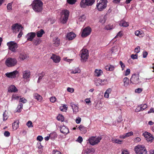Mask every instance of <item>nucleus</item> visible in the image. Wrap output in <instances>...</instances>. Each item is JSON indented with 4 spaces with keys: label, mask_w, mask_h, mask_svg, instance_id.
<instances>
[{
    "label": "nucleus",
    "mask_w": 154,
    "mask_h": 154,
    "mask_svg": "<svg viewBox=\"0 0 154 154\" xmlns=\"http://www.w3.org/2000/svg\"><path fill=\"white\" fill-rule=\"evenodd\" d=\"M33 9L35 12H41L42 10L43 3L40 0H35L32 4Z\"/></svg>",
    "instance_id": "f257e3e1"
},
{
    "label": "nucleus",
    "mask_w": 154,
    "mask_h": 154,
    "mask_svg": "<svg viewBox=\"0 0 154 154\" xmlns=\"http://www.w3.org/2000/svg\"><path fill=\"white\" fill-rule=\"evenodd\" d=\"M107 0H98L96 5L98 11H102L105 9L107 6Z\"/></svg>",
    "instance_id": "f03ea898"
},
{
    "label": "nucleus",
    "mask_w": 154,
    "mask_h": 154,
    "mask_svg": "<svg viewBox=\"0 0 154 154\" xmlns=\"http://www.w3.org/2000/svg\"><path fill=\"white\" fill-rule=\"evenodd\" d=\"M137 154H147V151L145 146L143 145H138L134 149Z\"/></svg>",
    "instance_id": "7ed1b4c3"
},
{
    "label": "nucleus",
    "mask_w": 154,
    "mask_h": 154,
    "mask_svg": "<svg viewBox=\"0 0 154 154\" xmlns=\"http://www.w3.org/2000/svg\"><path fill=\"white\" fill-rule=\"evenodd\" d=\"M17 62L16 58L8 57L5 60V64L8 67H11L16 65Z\"/></svg>",
    "instance_id": "20e7f679"
},
{
    "label": "nucleus",
    "mask_w": 154,
    "mask_h": 154,
    "mask_svg": "<svg viewBox=\"0 0 154 154\" xmlns=\"http://www.w3.org/2000/svg\"><path fill=\"white\" fill-rule=\"evenodd\" d=\"M94 2V0H82L80 3V5L81 8H85L87 6L92 5Z\"/></svg>",
    "instance_id": "39448f33"
},
{
    "label": "nucleus",
    "mask_w": 154,
    "mask_h": 154,
    "mask_svg": "<svg viewBox=\"0 0 154 154\" xmlns=\"http://www.w3.org/2000/svg\"><path fill=\"white\" fill-rule=\"evenodd\" d=\"M102 138L101 137H91L89 139L90 143L92 145H94L98 144L100 142Z\"/></svg>",
    "instance_id": "423d86ee"
},
{
    "label": "nucleus",
    "mask_w": 154,
    "mask_h": 154,
    "mask_svg": "<svg viewBox=\"0 0 154 154\" xmlns=\"http://www.w3.org/2000/svg\"><path fill=\"white\" fill-rule=\"evenodd\" d=\"M81 60L82 62L85 61L89 57L88 51L86 49H82L80 51Z\"/></svg>",
    "instance_id": "0eeeda50"
},
{
    "label": "nucleus",
    "mask_w": 154,
    "mask_h": 154,
    "mask_svg": "<svg viewBox=\"0 0 154 154\" xmlns=\"http://www.w3.org/2000/svg\"><path fill=\"white\" fill-rule=\"evenodd\" d=\"M7 45L9 47V49L13 52L15 53L17 52L16 49L18 46L17 44L14 42H10L7 43Z\"/></svg>",
    "instance_id": "6e6552de"
},
{
    "label": "nucleus",
    "mask_w": 154,
    "mask_h": 154,
    "mask_svg": "<svg viewBox=\"0 0 154 154\" xmlns=\"http://www.w3.org/2000/svg\"><path fill=\"white\" fill-rule=\"evenodd\" d=\"M130 82L133 84H137L140 83L141 82L140 81L138 75L134 74L133 75L130 79Z\"/></svg>",
    "instance_id": "1a4fd4ad"
},
{
    "label": "nucleus",
    "mask_w": 154,
    "mask_h": 154,
    "mask_svg": "<svg viewBox=\"0 0 154 154\" xmlns=\"http://www.w3.org/2000/svg\"><path fill=\"white\" fill-rule=\"evenodd\" d=\"M91 31V28L89 26H88L84 28L82 30L81 34L82 37H85L90 35Z\"/></svg>",
    "instance_id": "9d476101"
},
{
    "label": "nucleus",
    "mask_w": 154,
    "mask_h": 154,
    "mask_svg": "<svg viewBox=\"0 0 154 154\" xmlns=\"http://www.w3.org/2000/svg\"><path fill=\"white\" fill-rule=\"evenodd\" d=\"M62 14L64 15V17L61 22L63 23L64 24L66 22L68 19L69 11L67 10H63L62 11Z\"/></svg>",
    "instance_id": "9b49d317"
},
{
    "label": "nucleus",
    "mask_w": 154,
    "mask_h": 154,
    "mask_svg": "<svg viewBox=\"0 0 154 154\" xmlns=\"http://www.w3.org/2000/svg\"><path fill=\"white\" fill-rule=\"evenodd\" d=\"M18 74V72L17 70L14 71L10 72H7L5 74L6 76L9 78H14Z\"/></svg>",
    "instance_id": "f8f14e48"
},
{
    "label": "nucleus",
    "mask_w": 154,
    "mask_h": 154,
    "mask_svg": "<svg viewBox=\"0 0 154 154\" xmlns=\"http://www.w3.org/2000/svg\"><path fill=\"white\" fill-rule=\"evenodd\" d=\"M23 28V27L21 25H19L18 23H15L12 26V29L14 32H16L17 31L19 32L20 29L22 30Z\"/></svg>",
    "instance_id": "ddd939ff"
},
{
    "label": "nucleus",
    "mask_w": 154,
    "mask_h": 154,
    "mask_svg": "<svg viewBox=\"0 0 154 154\" xmlns=\"http://www.w3.org/2000/svg\"><path fill=\"white\" fill-rule=\"evenodd\" d=\"M143 135L146 138V140L148 141L152 142L154 139V137L149 133L145 132L143 134Z\"/></svg>",
    "instance_id": "4468645a"
},
{
    "label": "nucleus",
    "mask_w": 154,
    "mask_h": 154,
    "mask_svg": "<svg viewBox=\"0 0 154 154\" xmlns=\"http://www.w3.org/2000/svg\"><path fill=\"white\" fill-rule=\"evenodd\" d=\"M60 132L64 134H66L69 132L68 128L65 125L60 127Z\"/></svg>",
    "instance_id": "2eb2a0df"
},
{
    "label": "nucleus",
    "mask_w": 154,
    "mask_h": 154,
    "mask_svg": "<svg viewBox=\"0 0 154 154\" xmlns=\"http://www.w3.org/2000/svg\"><path fill=\"white\" fill-rule=\"evenodd\" d=\"M36 35L35 32H31L27 34L26 35L27 39L28 40L32 41Z\"/></svg>",
    "instance_id": "dca6fc26"
},
{
    "label": "nucleus",
    "mask_w": 154,
    "mask_h": 154,
    "mask_svg": "<svg viewBox=\"0 0 154 154\" xmlns=\"http://www.w3.org/2000/svg\"><path fill=\"white\" fill-rule=\"evenodd\" d=\"M23 78L27 79L30 77V72L28 70H25L23 72Z\"/></svg>",
    "instance_id": "f3484780"
},
{
    "label": "nucleus",
    "mask_w": 154,
    "mask_h": 154,
    "mask_svg": "<svg viewBox=\"0 0 154 154\" xmlns=\"http://www.w3.org/2000/svg\"><path fill=\"white\" fill-rule=\"evenodd\" d=\"M75 36L76 35L74 33L70 32L67 34L66 37L69 40H72L73 39Z\"/></svg>",
    "instance_id": "a211bd4d"
},
{
    "label": "nucleus",
    "mask_w": 154,
    "mask_h": 154,
    "mask_svg": "<svg viewBox=\"0 0 154 154\" xmlns=\"http://www.w3.org/2000/svg\"><path fill=\"white\" fill-rule=\"evenodd\" d=\"M51 58L53 60V61L55 63H58L60 61V57L58 56H56L54 54H52Z\"/></svg>",
    "instance_id": "6ab92c4d"
},
{
    "label": "nucleus",
    "mask_w": 154,
    "mask_h": 154,
    "mask_svg": "<svg viewBox=\"0 0 154 154\" xmlns=\"http://www.w3.org/2000/svg\"><path fill=\"white\" fill-rule=\"evenodd\" d=\"M28 57L27 54L24 53H20L19 58L21 60H23L25 59H26Z\"/></svg>",
    "instance_id": "aec40b11"
},
{
    "label": "nucleus",
    "mask_w": 154,
    "mask_h": 154,
    "mask_svg": "<svg viewBox=\"0 0 154 154\" xmlns=\"http://www.w3.org/2000/svg\"><path fill=\"white\" fill-rule=\"evenodd\" d=\"M70 106L73 109L74 113L76 114L79 111V107L76 105L71 103Z\"/></svg>",
    "instance_id": "412c9836"
},
{
    "label": "nucleus",
    "mask_w": 154,
    "mask_h": 154,
    "mask_svg": "<svg viewBox=\"0 0 154 154\" xmlns=\"http://www.w3.org/2000/svg\"><path fill=\"white\" fill-rule=\"evenodd\" d=\"M135 35L140 37H143L144 34L143 31L141 30H137L134 32Z\"/></svg>",
    "instance_id": "4be33fe9"
},
{
    "label": "nucleus",
    "mask_w": 154,
    "mask_h": 154,
    "mask_svg": "<svg viewBox=\"0 0 154 154\" xmlns=\"http://www.w3.org/2000/svg\"><path fill=\"white\" fill-rule=\"evenodd\" d=\"M18 91L17 88L14 85H11L9 88L8 91L11 92H15Z\"/></svg>",
    "instance_id": "5701e85b"
},
{
    "label": "nucleus",
    "mask_w": 154,
    "mask_h": 154,
    "mask_svg": "<svg viewBox=\"0 0 154 154\" xmlns=\"http://www.w3.org/2000/svg\"><path fill=\"white\" fill-rule=\"evenodd\" d=\"M103 73V71L101 69H96L94 72V75L95 76H99Z\"/></svg>",
    "instance_id": "b1692460"
},
{
    "label": "nucleus",
    "mask_w": 154,
    "mask_h": 154,
    "mask_svg": "<svg viewBox=\"0 0 154 154\" xmlns=\"http://www.w3.org/2000/svg\"><path fill=\"white\" fill-rule=\"evenodd\" d=\"M97 82H97H95V85L97 86H98L100 85H103V84L102 83L103 82H104L106 83L107 82L106 79H104L103 80H102V79H98L97 81Z\"/></svg>",
    "instance_id": "393cba45"
},
{
    "label": "nucleus",
    "mask_w": 154,
    "mask_h": 154,
    "mask_svg": "<svg viewBox=\"0 0 154 154\" xmlns=\"http://www.w3.org/2000/svg\"><path fill=\"white\" fill-rule=\"evenodd\" d=\"M119 26L125 27H127L128 26L129 24L128 23L125 21L122 20L120 21L119 23Z\"/></svg>",
    "instance_id": "a878e982"
},
{
    "label": "nucleus",
    "mask_w": 154,
    "mask_h": 154,
    "mask_svg": "<svg viewBox=\"0 0 154 154\" xmlns=\"http://www.w3.org/2000/svg\"><path fill=\"white\" fill-rule=\"evenodd\" d=\"M19 122L18 121H16L12 124L13 128L14 130H16L19 126Z\"/></svg>",
    "instance_id": "bb28decb"
},
{
    "label": "nucleus",
    "mask_w": 154,
    "mask_h": 154,
    "mask_svg": "<svg viewBox=\"0 0 154 154\" xmlns=\"http://www.w3.org/2000/svg\"><path fill=\"white\" fill-rule=\"evenodd\" d=\"M45 33V32L43 29H41L40 30L37 32L36 35L38 37H41L43 34Z\"/></svg>",
    "instance_id": "cd10ccee"
},
{
    "label": "nucleus",
    "mask_w": 154,
    "mask_h": 154,
    "mask_svg": "<svg viewBox=\"0 0 154 154\" xmlns=\"http://www.w3.org/2000/svg\"><path fill=\"white\" fill-rule=\"evenodd\" d=\"M124 83V86L127 87L128 86L129 83V79L127 77H125L123 79Z\"/></svg>",
    "instance_id": "c85d7f7f"
},
{
    "label": "nucleus",
    "mask_w": 154,
    "mask_h": 154,
    "mask_svg": "<svg viewBox=\"0 0 154 154\" xmlns=\"http://www.w3.org/2000/svg\"><path fill=\"white\" fill-rule=\"evenodd\" d=\"M79 129L80 131H82V132L83 134H85L86 132V130L85 127L83 125H81L79 127Z\"/></svg>",
    "instance_id": "c756f323"
},
{
    "label": "nucleus",
    "mask_w": 154,
    "mask_h": 154,
    "mask_svg": "<svg viewBox=\"0 0 154 154\" xmlns=\"http://www.w3.org/2000/svg\"><path fill=\"white\" fill-rule=\"evenodd\" d=\"M34 98L39 101H41L42 99V97L37 94H35L34 95Z\"/></svg>",
    "instance_id": "7c9ffc66"
},
{
    "label": "nucleus",
    "mask_w": 154,
    "mask_h": 154,
    "mask_svg": "<svg viewBox=\"0 0 154 154\" xmlns=\"http://www.w3.org/2000/svg\"><path fill=\"white\" fill-rule=\"evenodd\" d=\"M23 104L21 103H19L17 107V112H20L21 111V109L23 108Z\"/></svg>",
    "instance_id": "2f4dec72"
},
{
    "label": "nucleus",
    "mask_w": 154,
    "mask_h": 154,
    "mask_svg": "<svg viewBox=\"0 0 154 154\" xmlns=\"http://www.w3.org/2000/svg\"><path fill=\"white\" fill-rule=\"evenodd\" d=\"M50 135L51 139H54L57 137V134L55 132L51 133Z\"/></svg>",
    "instance_id": "473e14b6"
},
{
    "label": "nucleus",
    "mask_w": 154,
    "mask_h": 154,
    "mask_svg": "<svg viewBox=\"0 0 154 154\" xmlns=\"http://www.w3.org/2000/svg\"><path fill=\"white\" fill-rule=\"evenodd\" d=\"M112 140L113 143H115L119 144H121L122 142V140H121L114 138H112Z\"/></svg>",
    "instance_id": "72a5a7b5"
},
{
    "label": "nucleus",
    "mask_w": 154,
    "mask_h": 154,
    "mask_svg": "<svg viewBox=\"0 0 154 154\" xmlns=\"http://www.w3.org/2000/svg\"><path fill=\"white\" fill-rule=\"evenodd\" d=\"M81 72L80 70L78 68H75L74 70H72L71 72V73L72 74H76L79 73Z\"/></svg>",
    "instance_id": "f704fd0d"
},
{
    "label": "nucleus",
    "mask_w": 154,
    "mask_h": 154,
    "mask_svg": "<svg viewBox=\"0 0 154 154\" xmlns=\"http://www.w3.org/2000/svg\"><path fill=\"white\" fill-rule=\"evenodd\" d=\"M57 119L58 121H61L63 122L64 120V117L61 114H59L57 116Z\"/></svg>",
    "instance_id": "c9c22d12"
},
{
    "label": "nucleus",
    "mask_w": 154,
    "mask_h": 154,
    "mask_svg": "<svg viewBox=\"0 0 154 154\" xmlns=\"http://www.w3.org/2000/svg\"><path fill=\"white\" fill-rule=\"evenodd\" d=\"M42 40L40 39H38L34 41V44L35 45H39L41 42Z\"/></svg>",
    "instance_id": "e433bc0d"
},
{
    "label": "nucleus",
    "mask_w": 154,
    "mask_h": 154,
    "mask_svg": "<svg viewBox=\"0 0 154 154\" xmlns=\"http://www.w3.org/2000/svg\"><path fill=\"white\" fill-rule=\"evenodd\" d=\"M54 44L55 45V46H58L60 44V39H58V38L56 39L54 41Z\"/></svg>",
    "instance_id": "4c0bfd02"
},
{
    "label": "nucleus",
    "mask_w": 154,
    "mask_h": 154,
    "mask_svg": "<svg viewBox=\"0 0 154 154\" xmlns=\"http://www.w3.org/2000/svg\"><path fill=\"white\" fill-rule=\"evenodd\" d=\"M113 28V26L112 25H108L106 26L105 28L106 29L109 30L112 29Z\"/></svg>",
    "instance_id": "58836bf2"
},
{
    "label": "nucleus",
    "mask_w": 154,
    "mask_h": 154,
    "mask_svg": "<svg viewBox=\"0 0 154 154\" xmlns=\"http://www.w3.org/2000/svg\"><path fill=\"white\" fill-rule=\"evenodd\" d=\"M6 111L3 114V120L4 121L6 120L8 118V116L7 114L6 113Z\"/></svg>",
    "instance_id": "ea45409f"
},
{
    "label": "nucleus",
    "mask_w": 154,
    "mask_h": 154,
    "mask_svg": "<svg viewBox=\"0 0 154 154\" xmlns=\"http://www.w3.org/2000/svg\"><path fill=\"white\" fill-rule=\"evenodd\" d=\"M26 125L29 128L32 127H33L32 123L30 121H29L28 122L26 123Z\"/></svg>",
    "instance_id": "a19ab883"
},
{
    "label": "nucleus",
    "mask_w": 154,
    "mask_h": 154,
    "mask_svg": "<svg viewBox=\"0 0 154 154\" xmlns=\"http://www.w3.org/2000/svg\"><path fill=\"white\" fill-rule=\"evenodd\" d=\"M94 150V149L92 148L88 149L86 151V153L87 154H89L92 152H93Z\"/></svg>",
    "instance_id": "79ce46f5"
},
{
    "label": "nucleus",
    "mask_w": 154,
    "mask_h": 154,
    "mask_svg": "<svg viewBox=\"0 0 154 154\" xmlns=\"http://www.w3.org/2000/svg\"><path fill=\"white\" fill-rule=\"evenodd\" d=\"M85 15H83L79 17V19L80 21H83L85 20Z\"/></svg>",
    "instance_id": "37998d69"
},
{
    "label": "nucleus",
    "mask_w": 154,
    "mask_h": 154,
    "mask_svg": "<svg viewBox=\"0 0 154 154\" xmlns=\"http://www.w3.org/2000/svg\"><path fill=\"white\" fill-rule=\"evenodd\" d=\"M67 2L69 3V4H71V5H73L75 2H76V0H67Z\"/></svg>",
    "instance_id": "c03bdc74"
},
{
    "label": "nucleus",
    "mask_w": 154,
    "mask_h": 154,
    "mask_svg": "<svg viewBox=\"0 0 154 154\" xmlns=\"http://www.w3.org/2000/svg\"><path fill=\"white\" fill-rule=\"evenodd\" d=\"M56 100V98L55 97H51L50 98V101L52 103H54Z\"/></svg>",
    "instance_id": "a18cd8bd"
},
{
    "label": "nucleus",
    "mask_w": 154,
    "mask_h": 154,
    "mask_svg": "<svg viewBox=\"0 0 154 154\" xmlns=\"http://www.w3.org/2000/svg\"><path fill=\"white\" fill-rule=\"evenodd\" d=\"M106 20V19L105 17H103L102 18H101L100 20V22L102 24L104 23Z\"/></svg>",
    "instance_id": "49530a36"
},
{
    "label": "nucleus",
    "mask_w": 154,
    "mask_h": 154,
    "mask_svg": "<svg viewBox=\"0 0 154 154\" xmlns=\"http://www.w3.org/2000/svg\"><path fill=\"white\" fill-rule=\"evenodd\" d=\"M140 48L139 46H137V47L135 48L134 49L135 52L138 53L140 51Z\"/></svg>",
    "instance_id": "de8ad7c7"
},
{
    "label": "nucleus",
    "mask_w": 154,
    "mask_h": 154,
    "mask_svg": "<svg viewBox=\"0 0 154 154\" xmlns=\"http://www.w3.org/2000/svg\"><path fill=\"white\" fill-rule=\"evenodd\" d=\"M27 101V100L26 99L22 97L20 98V102H22L23 103H25Z\"/></svg>",
    "instance_id": "09e8293b"
},
{
    "label": "nucleus",
    "mask_w": 154,
    "mask_h": 154,
    "mask_svg": "<svg viewBox=\"0 0 154 154\" xmlns=\"http://www.w3.org/2000/svg\"><path fill=\"white\" fill-rule=\"evenodd\" d=\"M12 4L11 3H8L7 5V9L8 10H12Z\"/></svg>",
    "instance_id": "8fccbe9b"
},
{
    "label": "nucleus",
    "mask_w": 154,
    "mask_h": 154,
    "mask_svg": "<svg viewBox=\"0 0 154 154\" xmlns=\"http://www.w3.org/2000/svg\"><path fill=\"white\" fill-rule=\"evenodd\" d=\"M141 109H142V110H143L146 109L147 107V106L146 104H145L143 105H141L140 106Z\"/></svg>",
    "instance_id": "3c124183"
},
{
    "label": "nucleus",
    "mask_w": 154,
    "mask_h": 154,
    "mask_svg": "<svg viewBox=\"0 0 154 154\" xmlns=\"http://www.w3.org/2000/svg\"><path fill=\"white\" fill-rule=\"evenodd\" d=\"M130 69H127L125 72V75L127 76L129 75L130 73Z\"/></svg>",
    "instance_id": "603ef678"
},
{
    "label": "nucleus",
    "mask_w": 154,
    "mask_h": 154,
    "mask_svg": "<svg viewBox=\"0 0 154 154\" xmlns=\"http://www.w3.org/2000/svg\"><path fill=\"white\" fill-rule=\"evenodd\" d=\"M133 134V132L132 131H131L125 134L126 137H128L131 136Z\"/></svg>",
    "instance_id": "864d4df0"
},
{
    "label": "nucleus",
    "mask_w": 154,
    "mask_h": 154,
    "mask_svg": "<svg viewBox=\"0 0 154 154\" xmlns=\"http://www.w3.org/2000/svg\"><path fill=\"white\" fill-rule=\"evenodd\" d=\"M138 55L137 54H132L131 56V58L133 59H136L137 58Z\"/></svg>",
    "instance_id": "5fc2aeb1"
},
{
    "label": "nucleus",
    "mask_w": 154,
    "mask_h": 154,
    "mask_svg": "<svg viewBox=\"0 0 154 154\" xmlns=\"http://www.w3.org/2000/svg\"><path fill=\"white\" fill-rule=\"evenodd\" d=\"M142 90L143 89L142 88H138L137 89L135 90V92L136 93H140L142 91Z\"/></svg>",
    "instance_id": "6e6d98bb"
},
{
    "label": "nucleus",
    "mask_w": 154,
    "mask_h": 154,
    "mask_svg": "<svg viewBox=\"0 0 154 154\" xmlns=\"http://www.w3.org/2000/svg\"><path fill=\"white\" fill-rule=\"evenodd\" d=\"M67 91L71 93L73 92L74 91V89L73 88H67Z\"/></svg>",
    "instance_id": "4d7b16f0"
},
{
    "label": "nucleus",
    "mask_w": 154,
    "mask_h": 154,
    "mask_svg": "<svg viewBox=\"0 0 154 154\" xmlns=\"http://www.w3.org/2000/svg\"><path fill=\"white\" fill-rule=\"evenodd\" d=\"M119 64L121 65V68L122 69V70H123L124 69V68L125 67L124 64L121 61H120L119 62Z\"/></svg>",
    "instance_id": "13d9d810"
},
{
    "label": "nucleus",
    "mask_w": 154,
    "mask_h": 154,
    "mask_svg": "<svg viewBox=\"0 0 154 154\" xmlns=\"http://www.w3.org/2000/svg\"><path fill=\"white\" fill-rule=\"evenodd\" d=\"M37 140H39V141H41L43 140V138L42 136H38L37 137Z\"/></svg>",
    "instance_id": "bf43d9fd"
},
{
    "label": "nucleus",
    "mask_w": 154,
    "mask_h": 154,
    "mask_svg": "<svg viewBox=\"0 0 154 154\" xmlns=\"http://www.w3.org/2000/svg\"><path fill=\"white\" fill-rule=\"evenodd\" d=\"M4 135L7 137H8L10 136V133L8 131H5L4 133Z\"/></svg>",
    "instance_id": "052dcab7"
},
{
    "label": "nucleus",
    "mask_w": 154,
    "mask_h": 154,
    "mask_svg": "<svg viewBox=\"0 0 154 154\" xmlns=\"http://www.w3.org/2000/svg\"><path fill=\"white\" fill-rule=\"evenodd\" d=\"M140 106H138V107L135 109V111L136 112H139L140 111H142V109H141Z\"/></svg>",
    "instance_id": "680f3d73"
},
{
    "label": "nucleus",
    "mask_w": 154,
    "mask_h": 154,
    "mask_svg": "<svg viewBox=\"0 0 154 154\" xmlns=\"http://www.w3.org/2000/svg\"><path fill=\"white\" fill-rule=\"evenodd\" d=\"M83 140L81 136H79L77 139V141L79 143H81Z\"/></svg>",
    "instance_id": "e2e57ef3"
},
{
    "label": "nucleus",
    "mask_w": 154,
    "mask_h": 154,
    "mask_svg": "<svg viewBox=\"0 0 154 154\" xmlns=\"http://www.w3.org/2000/svg\"><path fill=\"white\" fill-rule=\"evenodd\" d=\"M122 34L121 33V32L120 31L117 33V35L115 37V38H116L119 36L121 37L122 36Z\"/></svg>",
    "instance_id": "0e129e2a"
},
{
    "label": "nucleus",
    "mask_w": 154,
    "mask_h": 154,
    "mask_svg": "<svg viewBox=\"0 0 154 154\" xmlns=\"http://www.w3.org/2000/svg\"><path fill=\"white\" fill-rule=\"evenodd\" d=\"M53 154H61L60 152L58 151L54 150L53 152Z\"/></svg>",
    "instance_id": "69168bd1"
},
{
    "label": "nucleus",
    "mask_w": 154,
    "mask_h": 154,
    "mask_svg": "<svg viewBox=\"0 0 154 154\" xmlns=\"http://www.w3.org/2000/svg\"><path fill=\"white\" fill-rule=\"evenodd\" d=\"M85 101L86 103H87L88 104L89 103H91V100H90V98H86L85 100Z\"/></svg>",
    "instance_id": "338daca9"
},
{
    "label": "nucleus",
    "mask_w": 154,
    "mask_h": 154,
    "mask_svg": "<svg viewBox=\"0 0 154 154\" xmlns=\"http://www.w3.org/2000/svg\"><path fill=\"white\" fill-rule=\"evenodd\" d=\"M122 154H129V153L127 150H123L122 151Z\"/></svg>",
    "instance_id": "774afa93"
}]
</instances>
